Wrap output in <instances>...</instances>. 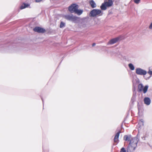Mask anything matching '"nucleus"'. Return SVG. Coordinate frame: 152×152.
<instances>
[{
	"instance_id": "nucleus-6",
	"label": "nucleus",
	"mask_w": 152,
	"mask_h": 152,
	"mask_svg": "<svg viewBox=\"0 0 152 152\" xmlns=\"http://www.w3.org/2000/svg\"><path fill=\"white\" fill-rule=\"evenodd\" d=\"M78 6L75 4H72L68 8L69 10L71 13L75 12L78 9Z\"/></svg>"
},
{
	"instance_id": "nucleus-21",
	"label": "nucleus",
	"mask_w": 152,
	"mask_h": 152,
	"mask_svg": "<svg viewBox=\"0 0 152 152\" xmlns=\"http://www.w3.org/2000/svg\"><path fill=\"white\" fill-rule=\"evenodd\" d=\"M148 73L150 75H152V71H151L150 70L148 72Z\"/></svg>"
},
{
	"instance_id": "nucleus-15",
	"label": "nucleus",
	"mask_w": 152,
	"mask_h": 152,
	"mask_svg": "<svg viewBox=\"0 0 152 152\" xmlns=\"http://www.w3.org/2000/svg\"><path fill=\"white\" fill-rule=\"evenodd\" d=\"M129 66L131 70H133L134 69V66L132 64H129Z\"/></svg>"
},
{
	"instance_id": "nucleus-5",
	"label": "nucleus",
	"mask_w": 152,
	"mask_h": 152,
	"mask_svg": "<svg viewBox=\"0 0 152 152\" xmlns=\"http://www.w3.org/2000/svg\"><path fill=\"white\" fill-rule=\"evenodd\" d=\"M148 88V86H146L144 87L143 85L140 84L138 85V91L139 92L143 91L144 93H145L147 91Z\"/></svg>"
},
{
	"instance_id": "nucleus-3",
	"label": "nucleus",
	"mask_w": 152,
	"mask_h": 152,
	"mask_svg": "<svg viewBox=\"0 0 152 152\" xmlns=\"http://www.w3.org/2000/svg\"><path fill=\"white\" fill-rule=\"evenodd\" d=\"M102 11L98 9H94L91 11L90 13V16L92 17H96L102 15Z\"/></svg>"
},
{
	"instance_id": "nucleus-13",
	"label": "nucleus",
	"mask_w": 152,
	"mask_h": 152,
	"mask_svg": "<svg viewBox=\"0 0 152 152\" xmlns=\"http://www.w3.org/2000/svg\"><path fill=\"white\" fill-rule=\"evenodd\" d=\"M90 4L92 8H95L96 7L95 2L93 0L90 1Z\"/></svg>"
},
{
	"instance_id": "nucleus-18",
	"label": "nucleus",
	"mask_w": 152,
	"mask_h": 152,
	"mask_svg": "<svg viewBox=\"0 0 152 152\" xmlns=\"http://www.w3.org/2000/svg\"><path fill=\"white\" fill-rule=\"evenodd\" d=\"M135 3L137 4H139L140 1V0H132Z\"/></svg>"
},
{
	"instance_id": "nucleus-2",
	"label": "nucleus",
	"mask_w": 152,
	"mask_h": 152,
	"mask_svg": "<svg viewBox=\"0 0 152 152\" xmlns=\"http://www.w3.org/2000/svg\"><path fill=\"white\" fill-rule=\"evenodd\" d=\"M113 3V0H105L104 2L101 5L100 8L102 10H105L107 7L111 6Z\"/></svg>"
},
{
	"instance_id": "nucleus-22",
	"label": "nucleus",
	"mask_w": 152,
	"mask_h": 152,
	"mask_svg": "<svg viewBox=\"0 0 152 152\" xmlns=\"http://www.w3.org/2000/svg\"><path fill=\"white\" fill-rule=\"evenodd\" d=\"M149 28L150 29H152V23H151V24H150V26H149Z\"/></svg>"
},
{
	"instance_id": "nucleus-1",
	"label": "nucleus",
	"mask_w": 152,
	"mask_h": 152,
	"mask_svg": "<svg viewBox=\"0 0 152 152\" xmlns=\"http://www.w3.org/2000/svg\"><path fill=\"white\" fill-rule=\"evenodd\" d=\"M138 140L136 137L132 138L130 141L127 149V152H132L133 151L137 145Z\"/></svg>"
},
{
	"instance_id": "nucleus-8",
	"label": "nucleus",
	"mask_w": 152,
	"mask_h": 152,
	"mask_svg": "<svg viewBox=\"0 0 152 152\" xmlns=\"http://www.w3.org/2000/svg\"><path fill=\"white\" fill-rule=\"evenodd\" d=\"M33 30L35 32L41 33H44L46 31L44 28L39 27H35L34 28Z\"/></svg>"
},
{
	"instance_id": "nucleus-20",
	"label": "nucleus",
	"mask_w": 152,
	"mask_h": 152,
	"mask_svg": "<svg viewBox=\"0 0 152 152\" xmlns=\"http://www.w3.org/2000/svg\"><path fill=\"white\" fill-rule=\"evenodd\" d=\"M120 152H126V150L124 148H122L121 149Z\"/></svg>"
},
{
	"instance_id": "nucleus-4",
	"label": "nucleus",
	"mask_w": 152,
	"mask_h": 152,
	"mask_svg": "<svg viewBox=\"0 0 152 152\" xmlns=\"http://www.w3.org/2000/svg\"><path fill=\"white\" fill-rule=\"evenodd\" d=\"M64 18L69 20L72 21L75 23H77L79 21V18L72 15H65Z\"/></svg>"
},
{
	"instance_id": "nucleus-9",
	"label": "nucleus",
	"mask_w": 152,
	"mask_h": 152,
	"mask_svg": "<svg viewBox=\"0 0 152 152\" xmlns=\"http://www.w3.org/2000/svg\"><path fill=\"white\" fill-rule=\"evenodd\" d=\"M119 37H117L110 40L108 42V44H113L116 43L120 39Z\"/></svg>"
},
{
	"instance_id": "nucleus-17",
	"label": "nucleus",
	"mask_w": 152,
	"mask_h": 152,
	"mask_svg": "<svg viewBox=\"0 0 152 152\" xmlns=\"http://www.w3.org/2000/svg\"><path fill=\"white\" fill-rule=\"evenodd\" d=\"M65 25V23L63 22H61L60 24V27L61 28H62Z\"/></svg>"
},
{
	"instance_id": "nucleus-11",
	"label": "nucleus",
	"mask_w": 152,
	"mask_h": 152,
	"mask_svg": "<svg viewBox=\"0 0 152 152\" xmlns=\"http://www.w3.org/2000/svg\"><path fill=\"white\" fill-rule=\"evenodd\" d=\"M144 102L145 104L147 105H149L151 103V100L148 97H145L144 100Z\"/></svg>"
},
{
	"instance_id": "nucleus-23",
	"label": "nucleus",
	"mask_w": 152,
	"mask_h": 152,
	"mask_svg": "<svg viewBox=\"0 0 152 152\" xmlns=\"http://www.w3.org/2000/svg\"><path fill=\"white\" fill-rule=\"evenodd\" d=\"M36 2H38L42 1V0H35Z\"/></svg>"
},
{
	"instance_id": "nucleus-24",
	"label": "nucleus",
	"mask_w": 152,
	"mask_h": 152,
	"mask_svg": "<svg viewBox=\"0 0 152 152\" xmlns=\"http://www.w3.org/2000/svg\"><path fill=\"white\" fill-rule=\"evenodd\" d=\"M95 44H96L95 43H93V44H92V46H94V45H95Z\"/></svg>"
},
{
	"instance_id": "nucleus-10",
	"label": "nucleus",
	"mask_w": 152,
	"mask_h": 152,
	"mask_svg": "<svg viewBox=\"0 0 152 152\" xmlns=\"http://www.w3.org/2000/svg\"><path fill=\"white\" fill-rule=\"evenodd\" d=\"M120 132L119 131L116 134L114 138V142H115L118 143L119 141L118 138Z\"/></svg>"
},
{
	"instance_id": "nucleus-19",
	"label": "nucleus",
	"mask_w": 152,
	"mask_h": 152,
	"mask_svg": "<svg viewBox=\"0 0 152 152\" xmlns=\"http://www.w3.org/2000/svg\"><path fill=\"white\" fill-rule=\"evenodd\" d=\"M139 124H141L143 126L144 125L143 120V119H141L140 122H139Z\"/></svg>"
},
{
	"instance_id": "nucleus-12",
	"label": "nucleus",
	"mask_w": 152,
	"mask_h": 152,
	"mask_svg": "<svg viewBox=\"0 0 152 152\" xmlns=\"http://www.w3.org/2000/svg\"><path fill=\"white\" fill-rule=\"evenodd\" d=\"M83 10H78L77 9L75 13L77 14L78 15H80L83 13Z\"/></svg>"
},
{
	"instance_id": "nucleus-16",
	"label": "nucleus",
	"mask_w": 152,
	"mask_h": 152,
	"mask_svg": "<svg viewBox=\"0 0 152 152\" xmlns=\"http://www.w3.org/2000/svg\"><path fill=\"white\" fill-rule=\"evenodd\" d=\"M130 136L128 137L127 135H125L124 137V139L125 141L129 140Z\"/></svg>"
},
{
	"instance_id": "nucleus-14",
	"label": "nucleus",
	"mask_w": 152,
	"mask_h": 152,
	"mask_svg": "<svg viewBox=\"0 0 152 152\" xmlns=\"http://www.w3.org/2000/svg\"><path fill=\"white\" fill-rule=\"evenodd\" d=\"M28 6V5L27 4H23L20 7L21 9H23Z\"/></svg>"
},
{
	"instance_id": "nucleus-7",
	"label": "nucleus",
	"mask_w": 152,
	"mask_h": 152,
	"mask_svg": "<svg viewBox=\"0 0 152 152\" xmlns=\"http://www.w3.org/2000/svg\"><path fill=\"white\" fill-rule=\"evenodd\" d=\"M136 73L137 74L141 75H145L147 73L146 71L140 68H137L136 69Z\"/></svg>"
}]
</instances>
